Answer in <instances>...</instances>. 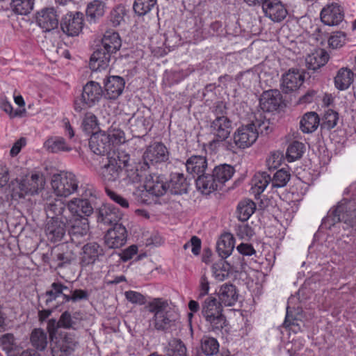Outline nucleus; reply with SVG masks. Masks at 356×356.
<instances>
[{
    "label": "nucleus",
    "instance_id": "nucleus-1",
    "mask_svg": "<svg viewBox=\"0 0 356 356\" xmlns=\"http://www.w3.org/2000/svg\"><path fill=\"white\" fill-rule=\"evenodd\" d=\"M81 197L70 200L66 205L61 200L54 199L45 204V211L49 218H58L66 220L72 213L81 209L86 216H90L94 211L96 195L91 189H83Z\"/></svg>",
    "mask_w": 356,
    "mask_h": 356
},
{
    "label": "nucleus",
    "instance_id": "nucleus-2",
    "mask_svg": "<svg viewBox=\"0 0 356 356\" xmlns=\"http://www.w3.org/2000/svg\"><path fill=\"white\" fill-rule=\"evenodd\" d=\"M122 40L118 33L107 31L104 33L100 44L90 57L89 65L93 72L106 70L114 57V54L120 49Z\"/></svg>",
    "mask_w": 356,
    "mask_h": 356
},
{
    "label": "nucleus",
    "instance_id": "nucleus-3",
    "mask_svg": "<svg viewBox=\"0 0 356 356\" xmlns=\"http://www.w3.org/2000/svg\"><path fill=\"white\" fill-rule=\"evenodd\" d=\"M268 120L260 112L254 113L250 122L240 126L233 135L234 145L240 149H245L253 145L259 134H268L272 131Z\"/></svg>",
    "mask_w": 356,
    "mask_h": 356
},
{
    "label": "nucleus",
    "instance_id": "nucleus-4",
    "mask_svg": "<svg viewBox=\"0 0 356 356\" xmlns=\"http://www.w3.org/2000/svg\"><path fill=\"white\" fill-rule=\"evenodd\" d=\"M350 194V198L343 197L335 208L328 211L322 220V229H330L337 222H343L346 228L350 227L356 232V199L352 193Z\"/></svg>",
    "mask_w": 356,
    "mask_h": 356
},
{
    "label": "nucleus",
    "instance_id": "nucleus-5",
    "mask_svg": "<svg viewBox=\"0 0 356 356\" xmlns=\"http://www.w3.org/2000/svg\"><path fill=\"white\" fill-rule=\"evenodd\" d=\"M222 312V303L212 294L208 296L202 302L201 313L210 331L217 333L226 326L227 319Z\"/></svg>",
    "mask_w": 356,
    "mask_h": 356
},
{
    "label": "nucleus",
    "instance_id": "nucleus-6",
    "mask_svg": "<svg viewBox=\"0 0 356 356\" xmlns=\"http://www.w3.org/2000/svg\"><path fill=\"white\" fill-rule=\"evenodd\" d=\"M103 97L104 92L101 85L94 81H88L83 86L81 94L74 99V110L80 113L99 104Z\"/></svg>",
    "mask_w": 356,
    "mask_h": 356
},
{
    "label": "nucleus",
    "instance_id": "nucleus-7",
    "mask_svg": "<svg viewBox=\"0 0 356 356\" xmlns=\"http://www.w3.org/2000/svg\"><path fill=\"white\" fill-rule=\"evenodd\" d=\"M51 187L57 196L67 197L71 194L77 192L81 196L83 189H91L95 194V191L92 187L86 188L81 186L79 188V181L75 176L72 172H63L60 174H56L51 179Z\"/></svg>",
    "mask_w": 356,
    "mask_h": 356
},
{
    "label": "nucleus",
    "instance_id": "nucleus-8",
    "mask_svg": "<svg viewBox=\"0 0 356 356\" xmlns=\"http://www.w3.org/2000/svg\"><path fill=\"white\" fill-rule=\"evenodd\" d=\"M145 182V190L138 191L140 199L138 201L142 204H151L152 201L149 200V195L159 197L164 195L168 190L167 182H165L160 176L155 174L152 175L151 172L148 174V177Z\"/></svg>",
    "mask_w": 356,
    "mask_h": 356
},
{
    "label": "nucleus",
    "instance_id": "nucleus-9",
    "mask_svg": "<svg viewBox=\"0 0 356 356\" xmlns=\"http://www.w3.org/2000/svg\"><path fill=\"white\" fill-rule=\"evenodd\" d=\"M208 129L214 137L210 142V145H212L229 138L232 130V122L227 116L216 117L210 120Z\"/></svg>",
    "mask_w": 356,
    "mask_h": 356
},
{
    "label": "nucleus",
    "instance_id": "nucleus-10",
    "mask_svg": "<svg viewBox=\"0 0 356 356\" xmlns=\"http://www.w3.org/2000/svg\"><path fill=\"white\" fill-rule=\"evenodd\" d=\"M83 14L79 11H68L60 21V29L68 36H77L83 27Z\"/></svg>",
    "mask_w": 356,
    "mask_h": 356
},
{
    "label": "nucleus",
    "instance_id": "nucleus-11",
    "mask_svg": "<svg viewBox=\"0 0 356 356\" xmlns=\"http://www.w3.org/2000/svg\"><path fill=\"white\" fill-rule=\"evenodd\" d=\"M124 170L125 177L122 179L126 184L139 183L145 181L151 172V167L143 159L138 163L130 164Z\"/></svg>",
    "mask_w": 356,
    "mask_h": 356
},
{
    "label": "nucleus",
    "instance_id": "nucleus-12",
    "mask_svg": "<svg viewBox=\"0 0 356 356\" xmlns=\"http://www.w3.org/2000/svg\"><path fill=\"white\" fill-rule=\"evenodd\" d=\"M142 159L149 163L150 166L164 163L169 159V152L163 143L154 142L147 147Z\"/></svg>",
    "mask_w": 356,
    "mask_h": 356
},
{
    "label": "nucleus",
    "instance_id": "nucleus-13",
    "mask_svg": "<svg viewBox=\"0 0 356 356\" xmlns=\"http://www.w3.org/2000/svg\"><path fill=\"white\" fill-rule=\"evenodd\" d=\"M109 137L110 134L103 131L92 134L89 140L91 151L97 155L107 154L112 147V140Z\"/></svg>",
    "mask_w": 356,
    "mask_h": 356
},
{
    "label": "nucleus",
    "instance_id": "nucleus-14",
    "mask_svg": "<svg viewBox=\"0 0 356 356\" xmlns=\"http://www.w3.org/2000/svg\"><path fill=\"white\" fill-rule=\"evenodd\" d=\"M127 232L122 224H115L113 228L107 230L104 239L108 248L115 249L124 245L127 242Z\"/></svg>",
    "mask_w": 356,
    "mask_h": 356
},
{
    "label": "nucleus",
    "instance_id": "nucleus-15",
    "mask_svg": "<svg viewBox=\"0 0 356 356\" xmlns=\"http://www.w3.org/2000/svg\"><path fill=\"white\" fill-rule=\"evenodd\" d=\"M104 254L103 248L97 242H90L85 244L82 248L80 262L81 266L86 267L101 261Z\"/></svg>",
    "mask_w": 356,
    "mask_h": 356
},
{
    "label": "nucleus",
    "instance_id": "nucleus-16",
    "mask_svg": "<svg viewBox=\"0 0 356 356\" xmlns=\"http://www.w3.org/2000/svg\"><path fill=\"white\" fill-rule=\"evenodd\" d=\"M130 128L134 137L142 138L146 136L152 127L150 116H145L141 112H137L129 120Z\"/></svg>",
    "mask_w": 356,
    "mask_h": 356
},
{
    "label": "nucleus",
    "instance_id": "nucleus-17",
    "mask_svg": "<svg viewBox=\"0 0 356 356\" xmlns=\"http://www.w3.org/2000/svg\"><path fill=\"white\" fill-rule=\"evenodd\" d=\"M238 260L236 263L230 264L225 261V259L220 258L211 267L214 277L218 281H223L229 276L232 272H238L242 270L243 264L240 257L238 258Z\"/></svg>",
    "mask_w": 356,
    "mask_h": 356
},
{
    "label": "nucleus",
    "instance_id": "nucleus-18",
    "mask_svg": "<svg viewBox=\"0 0 356 356\" xmlns=\"http://www.w3.org/2000/svg\"><path fill=\"white\" fill-rule=\"evenodd\" d=\"M343 10L336 2L326 5L321 11V19L327 26H337L343 21Z\"/></svg>",
    "mask_w": 356,
    "mask_h": 356
},
{
    "label": "nucleus",
    "instance_id": "nucleus-19",
    "mask_svg": "<svg viewBox=\"0 0 356 356\" xmlns=\"http://www.w3.org/2000/svg\"><path fill=\"white\" fill-rule=\"evenodd\" d=\"M57 10L54 7H48L38 12L36 22L45 32L56 29L59 24Z\"/></svg>",
    "mask_w": 356,
    "mask_h": 356
},
{
    "label": "nucleus",
    "instance_id": "nucleus-20",
    "mask_svg": "<svg viewBox=\"0 0 356 356\" xmlns=\"http://www.w3.org/2000/svg\"><path fill=\"white\" fill-rule=\"evenodd\" d=\"M305 81L302 72L298 69H290L282 77L281 89L284 93L297 90Z\"/></svg>",
    "mask_w": 356,
    "mask_h": 356
},
{
    "label": "nucleus",
    "instance_id": "nucleus-21",
    "mask_svg": "<svg viewBox=\"0 0 356 356\" xmlns=\"http://www.w3.org/2000/svg\"><path fill=\"white\" fill-rule=\"evenodd\" d=\"M264 15L274 22L283 21L288 15L285 5L280 0H268L263 5Z\"/></svg>",
    "mask_w": 356,
    "mask_h": 356
},
{
    "label": "nucleus",
    "instance_id": "nucleus-22",
    "mask_svg": "<svg viewBox=\"0 0 356 356\" xmlns=\"http://www.w3.org/2000/svg\"><path fill=\"white\" fill-rule=\"evenodd\" d=\"M97 220L99 224L113 226L119 224L118 221L122 218V213L118 209L111 204H105L100 207L96 211Z\"/></svg>",
    "mask_w": 356,
    "mask_h": 356
},
{
    "label": "nucleus",
    "instance_id": "nucleus-23",
    "mask_svg": "<svg viewBox=\"0 0 356 356\" xmlns=\"http://www.w3.org/2000/svg\"><path fill=\"white\" fill-rule=\"evenodd\" d=\"M122 169L116 165V163L113 164L108 161V163L102 166L99 170V176L103 183L106 186L115 185L122 180Z\"/></svg>",
    "mask_w": 356,
    "mask_h": 356
},
{
    "label": "nucleus",
    "instance_id": "nucleus-24",
    "mask_svg": "<svg viewBox=\"0 0 356 356\" xmlns=\"http://www.w3.org/2000/svg\"><path fill=\"white\" fill-rule=\"evenodd\" d=\"M104 97L108 99H116L124 90L125 81L120 76H110L104 80Z\"/></svg>",
    "mask_w": 356,
    "mask_h": 356
},
{
    "label": "nucleus",
    "instance_id": "nucleus-25",
    "mask_svg": "<svg viewBox=\"0 0 356 356\" xmlns=\"http://www.w3.org/2000/svg\"><path fill=\"white\" fill-rule=\"evenodd\" d=\"M66 225L65 220H58V218L49 219L45 227L48 239L53 243L60 241L65 236Z\"/></svg>",
    "mask_w": 356,
    "mask_h": 356
},
{
    "label": "nucleus",
    "instance_id": "nucleus-26",
    "mask_svg": "<svg viewBox=\"0 0 356 356\" xmlns=\"http://www.w3.org/2000/svg\"><path fill=\"white\" fill-rule=\"evenodd\" d=\"M282 102V95L278 90L264 91L260 99L259 106L264 111L271 112L276 111Z\"/></svg>",
    "mask_w": 356,
    "mask_h": 356
},
{
    "label": "nucleus",
    "instance_id": "nucleus-27",
    "mask_svg": "<svg viewBox=\"0 0 356 356\" xmlns=\"http://www.w3.org/2000/svg\"><path fill=\"white\" fill-rule=\"evenodd\" d=\"M168 189L172 195H183L188 191L190 184L183 173L172 172L167 182Z\"/></svg>",
    "mask_w": 356,
    "mask_h": 356
},
{
    "label": "nucleus",
    "instance_id": "nucleus-28",
    "mask_svg": "<svg viewBox=\"0 0 356 356\" xmlns=\"http://www.w3.org/2000/svg\"><path fill=\"white\" fill-rule=\"evenodd\" d=\"M69 291V287L64 284L60 281L54 282L48 290L44 293L41 294L38 296L40 298H45L44 303L45 306H49L50 304L55 301L58 298L61 297L63 298L62 302H65V296L67 295Z\"/></svg>",
    "mask_w": 356,
    "mask_h": 356
},
{
    "label": "nucleus",
    "instance_id": "nucleus-29",
    "mask_svg": "<svg viewBox=\"0 0 356 356\" xmlns=\"http://www.w3.org/2000/svg\"><path fill=\"white\" fill-rule=\"evenodd\" d=\"M177 321L171 312H168L157 316L153 317L150 326L159 332H168L177 326Z\"/></svg>",
    "mask_w": 356,
    "mask_h": 356
},
{
    "label": "nucleus",
    "instance_id": "nucleus-30",
    "mask_svg": "<svg viewBox=\"0 0 356 356\" xmlns=\"http://www.w3.org/2000/svg\"><path fill=\"white\" fill-rule=\"evenodd\" d=\"M76 341L68 335L58 339L51 347L52 356H70L74 351Z\"/></svg>",
    "mask_w": 356,
    "mask_h": 356
},
{
    "label": "nucleus",
    "instance_id": "nucleus-31",
    "mask_svg": "<svg viewBox=\"0 0 356 356\" xmlns=\"http://www.w3.org/2000/svg\"><path fill=\"white\" fill-rule=\"evenodd\" d=\"M187 172L193 178L198 177L203 174L207 168L206 156L192 155L184 163Z\"/></svg>",
    "mask_w": 356,
    "mask_h": 356
},
{
    "label": "nucleus",
    "instance_id": "nucleus-32",
    "mask_svg": "<svg viewBox=\"0 0 356 356\" xmlns=\"http://www.w3.org/2000/svg\"><path fill=\"white\" fill-rule=\"evenodd\" d=\"M218 300L222 306L232 307L238 299V291L235 285L225 283L220 286L218 293Z\"/></svg>",
    "mask_w": 356,
    "mask_h": 356
},
{
    "label": "nucleus",
    "instance_id": "nucleus-33",
    "mask_svg": "<svg viewBox=\"0 0 356 356\" xmlns=\"http://www.w3.org/2000/svg\"><path fill=\"white\" fill-rule=\"evenodd\" d=\"M44 179L42 175L33 174L30 177L23 179L19 183V189L26 194L33 195L43 188Z\"/></svg>",
    "mask_w": 356,
    "mask_h": 356
},
{
    "label": "nucleus",
    "instance_id": "nucleus-34",
    "mask_svg": "<svg viewBox=\"0 0 356 356\" xmlns=\"http://www.w3.org/2000/svg\"><path fill=\"white\" fill-rule=\"evenodd\" d=\"M329 60V54L323 49H318L308 55L306 58V64L308 70L316 72L324 66Z\"/></svg>",
    "mask_w": 356,
    "mask_h": 356
},
{
    "label": "nucleus",
    "instance_id": "nucleus-35",
    "mask_svg": "<svg viewBox=\"0 0 356 356\" xmlns=\"http://www.w3.org/2000/svg\"><path fill=\"white\" fill-rule=\"evenodd\" d=\"M216 177L212 173H203L195 179L196 186L198 190L202 193L210 194L211 193L220 189Z\"/></svg>",
    "mask_w": 356,
    "mask_h": 356
},
{
    "label": "nucleus",
    "instance_id": "nucleus-36",
    "mask_svg": "<svg viewBox=\"0 0 356 356\" xmlns=\"http://www.w3.org/2000/svg\"><path fill=\"white\" fill-rule=\"evenodd\" d=\"M83 320L81 312H75L71 314L68 311L63 312L60 316V323L62 328L77 330Z\"/></svg>",
    "mask_w": 356,
    "mask_h": 356
},
{
    "label": "nucleus",
    "instance_id": "nucleus-37",
    "mask_svg": "<svg viewBox=\"0 0 356 356\" xmlns=\"http://www.w3.org/2000/svg\"><path fill=\"white\" fill-rule=\"evenodd\" d=\"M234 248V238L230 234L222 235L216 244V251L220 258L226 259Z\"/></svg>",
    "mask_w": 356,
    "mask_h": 356
},
{
    "label": "nucleus",
    "instance_id": "nucleus-38",
    "mask_svg": "<svg viewBox=\"0 0 356 356\" xmlns=\"http://www.w3.org/2000/svg\"><path fill=\"white\" fill-rule=\"evenodd\" d=\"M212 172L220 189L223 184L232 177L235 170L231 165L225 163L216 166L212 170Z\"/></svg>",
    "mask_w": 356,
    "mask_h": 356
},
{
    "label": "nucleus",
    "instance_id": "nucleus-39",
    "mask_svg": "<svg viewBox=\"0 0 356 356\" xmlns=\"http://www.w3.org/2000/svg\"><path fill=\"white\" fill-rule=\"evenodd\" d=\"M104 3L99 0H94L87 6L86 15L89 23L97 22L104 14Z\"/></svg>",
    "mask_w": 356,
    "mask_h": 356
},
{
    "label": "nucleus",
    "instance_id": "nucleus-40",
    "mask_svg": "<svg viewBox=\"0 0 356 356\" xmlns=\"http://www.w3.org/2000/svg\"><path fill=\"white\" fill-rule=\"evenodd\" d=\"M271 177L266 172H259L254 175L252 179V191L257 197L264 192L270 183Z\"/></svg>",
    "mask_w": 356,
    "mask_h": 356
},
{
    "label": "nucleus",
    "instance_id": "nucleus-41",
    "mask_svg": "<svg viewBox=\"0 0 356 356\" xmlns=\"http://www.w3.org/2000/svg\"><path fill=\"white\" fill-rule=\"evenodd\" d=\"M320 125V118L315 112H309L305 113L300 122V127L304 133H312Z\"/></svg>",
    "mask_w": 356,
    "mask_h": 356
},
{
    "label": "nucleus",
    "instance_id": "nucleus-42",
    "mask_svg": "<svg viewBox=\"0 0 356 356\" xmlns=\"http://www.w3.org/2000/svg\"><path fill=\"white\" fill-rule=\"evenodd\" d=\"M44 147L51 153L70 152L72 147L67 145L63 137L54 136L48 138L44 143Z\"/></svg>",
    "mask_w": 356,
    "mask_h": 356
},
{
    "label": "nucleus",
    "instance_id": "nucleus-43",
    "mask_svg": "<svg viewBox=\"0 0 356 356\" xmlns=\"http://www.w3.org/2000/svg\"><path fill=\"white\" fill-rule=\"evenodd\" d=\"M89 231V221L88 220H83L82 226L79 227H69L68 234L70 236V240L72 243L76 246L82 243L85 237Z\"/></svg>",
    "mask_w": 356,
    "mask_h": 356
},
{
    "label": "nucleus",
    "instance_id": "nucleus-44",
    "mask_svg": "<svg viewBox=\"0 0 356 356\" xmlns=\"http://www.w3.org/2000/svg\"><path fill=\"white\" fill-rule=\"evenodd\" d=\"M256 210L255 203L249 199L239 202L237 206V217L242 222L247 221Z\"/></svg>",
    "mask_w": 356,
    "mask_h": 356
},
{
    "label": "nucleus",
    "instance_id": "nucleus-45",
    "mask_svg": "<svg viewBox=\"0 0 356 356\" xmlns=\"http://www.w3.org/2000/svg\"><path fill=\"white\" fill-rule=\"evenodd\" d=\"M353 81V72L347 68L340 69L334 77L337 88L341 90L347 89Z\"/></svg>",
    "mask_w": 356,
    "mask_h": 356
},
{
    "label": "nucleus",
    "instance_id": "nucleus-46",
    "mask_svg": "<svg viewBox=\"0 0 356 356\" xmlns=\"http://www.w3.org/2000/svg\"><path fill=\"white\" fill-rule=\"evenodd\" d=\"M0 346L7 356H18L19 354L15 343V337L11 333L4 334L0 337Z\"/></svg>",
    "mask_w": 356,
    "mask_h": 356
},
{
    "label": "nucleus",
    "instance_id": "nucleus-47",
    "mask_svg": "<svg viewBox=\"0 0 356 356\" xmlns=\"http://www.w3.org/2000/svg\"><path fill=\"white\" fill-rule=\"evenodd\" d=\"M219 343L214 337L203 336L200 340L202 352L207 356H213L219 351Z\"/></svg>",
    "mask_w": 356,
    "mask_h": 356
},
{
    "label": "nucleus",
    "instance_id": "nucleus-48",
    "mask_svg": "<svg viewBox=\"0 0 356 356\" xmlns=\"http://www.w3.org/2000/svg\"><path fill=\"white\" fill-rule=\"evenodd\" d=\"M81 127L86 134H93L95 131L99 128V120L97 117L92 112H86L81 121Z\"/></svg>",
    "mask_w": 356,
    "mask_h": 356
},
{
    "label": "nucleus",
    "instance_id": "nucleus-49",
    "mask_svg": "<svg viewBox=\"0 0 356 356\" xmlns=\"http://www.w3.org/2000/svg\"><path fill=\"white\" fill-rule=\"evenodd\" d=\"M51 261L58 268H61L65 264H69L74 260V257L71 252H61L59 249H54L51 251Z\"/></svg>",
    "mask_w": 356,
    "mask_h": 356
},
{
    "label": "nucleus",
    "instance_id": "nucleus-50",
    "mask_svg": "<svg viewBox=\"0 0 356 356\" xmlns=\"http://www.w3.org/2000/svg\"><path fill=\"white\" fill-rule=\"evenodd\" d=\"M34 6V0H12L10 6L13 11L18 15H26L30 13Z\"/></svg>",
    "mask_w": 356,
    "mask_h": 356
},
{
    "label": "nucleus",
    "instance_id": "nucleus-51",
    "mask_svg": "<svg viewBox=\"0 0 356 356\" xmlns=\"http://www.w3.org/2000/svg\"><path fill=\"white\" fill-rule=\"evenodd\" d=\"M31 342L38 350H43L47 345V334L41 329H34L31 335Z\"/></svg>",
    "mask_w": 356,
    "mask_h": 356
},
{
    "label": "nucleus",
    "instance_id": "nucleus-52",
    "mask_svg": "<svg viewBox=\"0 0 356 356\" xmlns=\"http://www.w3.org/2000/svg\"><path fill=\"white\" fill-rule=\"evenodd\" d=\"M305 150V145L299 141H293L286 149V159L289 162H293L302 157Z\"/></svg>",
    "mask_w": 356,
    "mask_h": 356
},
{
    "label": "nucleus",
    "instance_id": "nucleus-53",
    "mask_svg": "<svg viewBox=\"0 0 356 356\" xmlns=\"http://www.w3.org/2000/svg\"><path fill=\"white\" fill-rule=\"evenodd\" d=\"M168 356H186V347L179 339H172L168 343Z\"/></svg>",
    "mask_w": 356,
    "mask_h": 356
},
{
    "label": "nucleus",
    "instance_id": "nucleus-54",
    "mask_svg": "<svg viewBox=\"0 0 356 356\" xmlns=\"http://www.w3.org/2000/svg\"><path fill=\"white\" fill-rule=\"evenodd\" d=\"M291 178V174L288 170L282 168L277 170L271 177L272 188H282L284 187Z\"/></svg>",
    "mask_w": 356,
    "mask_h": 356
},
{
    "label": "nucleus",
    "instance_id": "nucleus-55",
    "mask_svg": "<svg viewBox=\"0 0 356 356\" xmlns=\"http://www.w3.org/2000/svg\"><path fill=\"white\" fill-rule=\"evenodd\" d=\"M338 120V113L332 109H328L322 118V122L320 124L321 129L330 131L337 125Z\"/></svg>",
    "mask_w": 356,
    "mask_h": 356
},
{
    "label": "nucleus",
    "instance_id": "nucleus-56",
    "mask_svg": "<svg viewBox=\"0 0 356 356\" xmlns=\"http://www.w3.org/2000/svg\"><path fill=\"white\" fill-rule=\"evenodd\" d=\"M156 4V0H135L133 9L138 16H143L149 13Z\"/></svg>",
    "mask_w": 356,
    "mask_h": 356
},
{
    "label": "nucleus",
    "instance_id": "nucleus-57",
    "mask_svg": "<svg viewBox=\"0 0 356 356\" xmlns=\"http://www.w3.org/2000/svg\"><path fill=\"white\" fill-rule=\"evenodd\" d=\"M126 14L125 7L122 5L115 6L110 13V22L113 26L117 27L122 22H124V15Z\"/></svg>",
    "mask_w": 356,
    "mask_h": 356
},
{
    "label": "nucleus",
    "instance_id": "nucleus-58",
    "mask_svg": "<svg viewBox=\"0 0 356 356\" xmlns=\"http://www.w3.org/2000/svg\"><path fill=\"white\" fill-rule=\"evenodd\" d=\"M168 307V303L166 300H164L161 298H156L152 301L149 302L148 304V309L149 312L154 314V316H157L161 314H163L168 311L167 310Z\"/></svg>",
    "mask_w": 356,
    "mask_h": 356
},
{
    "label": "nucleus",
    "instance_id": "nucleus-59",
    "mask_svg": "<svg viewBox=\"0 0 356 356\" xmlns=\"http://www.w3.org/2000/svg\"><path fill=\"white\" fill-rule=\"evenodd\" d=\"M90 294L88 291L76 289L72 290L69 288L67 295L65 296V302H77L81 300H88L89 299Z\"/></svg>",
    "mask_w": 356,
    "mask_h": 356
},
{
    "label": "nucleus",
    "instance_id": "nucleus-60",
    "mask_svg": "<svg viewBox=\"0 0 356 356\" xmlns=\"http://www.w3.org/2000/svg\"><path fill=\"white\" fill-rule=\"evenodd\" d=\"M129 154L124 152L114 153V156L108 159L109 162L113 163V164L116 163V165L120 166V168H122V171L131 164L129 163Z\"/></svg>",
    "mask_w": 356,
    "mask_h": 356
},
{
    "label": "nucleus",
    "instance_id": "nucleus-61",
    "mask_svg": "<svg viewBox=\"0 0 356 356\" xmlns=\"http://www.w3.org/2000/svg\"><path fill=\"white\" fill-rule=\"evenodd\" d=\"M81 212V209H77L76 212L72 213L69 218H67L65 221L69 227H79L82 226L83 220H88V217Z\"/></svg>",
    "mask_w": 356,
    "mask_h": 356
},
{
    "label": "nucleus",
    "instance_id": "nucleus-62",
    "mask_svg": "<svg viewBox=\"0 0 356 356\" xmlns=\"http://www.w3.org/2000/svg\"><path fill=\"white\" fill-rule=\"evenodd\" d=\"M289 309V307H287L286 315L283 325L284 327L289 328L293 332H297L298 331L300 330V326L298 323V319L296 318H294L292 315H291Z\"/></svg>",
    "mask_w": 356,
    "mask_h": 356
},
{
    "label": "nucleus",
    "instance_id": "nucleus-63",
    "mask_svg": "<svg viewBox=\"0 0 356 356\" xmlns=\"http://www.w3.org/2000/svg\"><path fill=\"white\" fill-rule=\"evenodd\" d=\"M201 240L196 236L191 237V240L184 245V249L187 250L191 248V252L194 255H199L201 250Z\"/></svg>",
    "mask_w": 356,
    "mask_h": 356
},
{
    "label": "nucleus",
    "instance_id": "nucleus-64",
    "mask_svg": "<svg viewBox=\"0 0 356 356\" xmlns=\"http://www.w3.org/2000/svg\"><path fill=\"white\" fill-rule=\"evenodd\" d=\"M346 40V35L342 32H337L331 35L328 40V43L330 47L337 49L342 47Z\"/></svg>",
    "mask_w": 356,
    "mask_h": 356
}]
</instances>
